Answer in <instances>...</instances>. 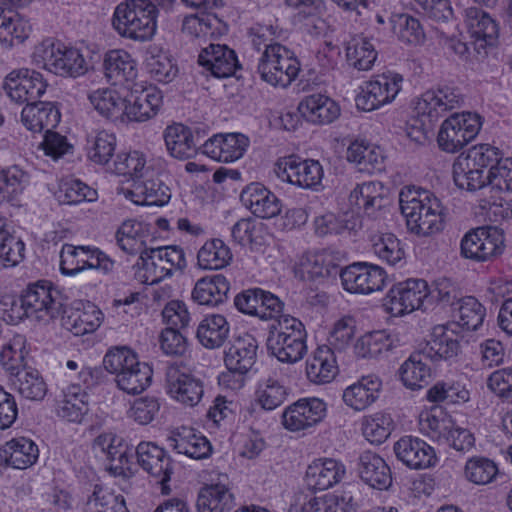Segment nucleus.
Returning a JSON list of instances; mask_svg holds the SVG:
<instances>
[{"instance_id":"obj_64","label":"nucleus","mask_w":512,"mask_h":512,"mask_svg":"<svg viewBox=\"0 0 512 512\" xmlns=\"http://www.w3.org/2000/svg\"><path fill=\"white\" fill-rule=\"evenodd\" d=\"M92 512H129L121 494L96 486L88 500Z\"/></svg>"},{"instance_id":"obj_14","label":"nucleus","mask_w":512,"mask_h":512,"mask_svg":"<svg viewBox=\"0 0 512 512\" xmlns=\"http://www.w3.org/2000/svg\"><path fill=\"white\" fill-rule=\"evenodd\" d=\"M114 263L102 251L91 246L64 244L60 252V269L64 275L74 276L85 269L107 273Z\"/></svg>"},{"instance_id":"obj_27","label":"nucleus","mask_w":512,"mask_h":512,"mask_svg":"<svg viewBox=\"0 0 512 512\" xmlns=\"http://www.w3.org/2000/svg\"><path fill=\"white\" fill-rule=\"evenodd\" d=\"M465 22L472 38L471 45L480 53L492 45L498 36V26L488 13L477 7L465 11Z\"/></svg>"},{"instance_id":"obj_5","label":"nucleus","mask_w":512,"mask_h":512,"mask_svg":"<svg viewBox=\"0 0 512 512\" xmlns=\"http://www.w3.org/2000/svg\"><path fill=\"white\" fill-rule=\"evenodd\" d=\"M62 311L59 292L47 282L31 284L21 297L12 303L11 312L16 320L34 317L37 320L56 318Z\"/></svg>"},{"instance_id":"obj_33","label":"nucleus","mask_w":512,"mask_h":512,"mask_svg":"<svg viewBox=\"0 0 512 512\" xmlns=\"http://www.w3.org/2000/svg\"><path fill=\"white\" fill-rule=\"evenodd\" d=\"M61 114L52 102L36 101L26 105L21 112L23 125L34 133L48 132L60 122Z\"/></svg>"},{"instance_id":"obj_40","label":"nucleus","mask_w":512,"mask_h":512,"mask_svg":"<svg viewBox=\"0 0 512 512\" xmlns=\"http://www.w3.org/2000/svg\"><path fill=\"white\" fill-rule=\"evenodd\" d=\"M87 393L79 384L65 388L57 401V415L73 423H80L88 411Z\"/></svg>"},{"instance_id":"obj_12","label":"nucleus","mask_w":512,"mask_h":512,"mask_svg":"<svg viewBox=\"0 0 512 512\" xmlns=\"http://www.w3.org/2000/svg\"><path fill=\"white\" fill-rule=\"evenodd\" d=\"M137 462L140 467L160 486L162 495L172 491L169 482L174 473V463L170 455L152 442H141L136 448Z\"/></svg>"},{"instance_id":"obj_3","label":"nucleus","mask_w":512,"mask_h":512,"mask_svg":"<svg viewBox=\"0 0 512 512\" xmlns=\"http://www.w3.org/2000/svg\"><path fill=\"white\" fill-rule=\"evenodd\" d=\"M307 332L295 317L284 315L272 322L266 339L267 350L278 361L293 364L307 353Z\"/></svg>"},{"instance_id":"obj_2","label":"nucleus","mask_w":512,"mask_h":512,"mask_svg":"<svg viewBox=\"0 0 512 512\" xmlns=\"http://www.w3.org/2000/svg\"><path fill=\"white\" fill-rule=\"evenodd\" d=\"M158 14L152 0H125L115 7L111 24L120 37L146 42L156 34Z\"/></svg>"},{"instance_id":"obj_31","label":"nucleus","mask_w":512,"mask_h":512,"mask_svg":"<svg viewBox=\"0 0 512 512\" xmlns=\"http://www.w3.org/2000/svg\"><path fill=\"white\" fill-rule=\"evenodd\" d=\"M162 94L156 88L132 93L125 102L124 116L129 121L144 122L157 115L162 105Z\"/></svg>"},{"instance_id":"obj_36","label":"nucleus","mask_w":512,"mask_h":512,"mask_svg":"<svg viewBox=\"0 0 512 512\" xmlns=\"http://www.w3.org/2000/svg\"><path fill=\"white\" fill-rule=\"evenodd\" d=\"M381 386L378 377L364 376L343 391V401L356 411L365 410L378 399Z\"/></svg>"},{"instance_id":"obj_59","label":"nucleus","mask_w":512,"mask_h":512,"mask_svg":"<svg viewBox=\"0 0 512 512\" xmlns=\"http://www.w3.org/2000/svg\"><path fill=\"white\" fill-rule=\"evenodd\" d=\"M459 157H464L466 162H469L472 167L483 172L485 168L489 167L487 175H490L494 168L498 167L499 163L504 160L499 149L489 144L474 146L466 154H461Z\"/></svg>"},{"instance_id":"obj_1","label":"nucleus","mask_w":512,"mask_h":512,"mask_svg":"<svg viewBox=\"0 0 512 512\" xmlns=\"http://www.w3.org/2000/svg\"><path fill=\"white\" fill-rule=\"evenodd\" d=\"M399 204L410 233L418 237H430L443 230V207L432 192L406 187L400 192Z\"/></svg>"},{"instance_id":"obj_55","label":"nucleus","mask_w":512,"mask_h":512,"mask_svg":"<svg viewBox=\"0 0 512 512\" xmlns=\"http://www.w3.org/2000/svg\"><path fill=\"white\" fill-rule=\"evenodd\" d=\"M146 68L153 79L162 83L171 82L178 72L170 55L157 47L147 51Z\"/></svg>"},{"instance_id":"obj_34","label":"nucleus","mask_w":512,"mask_h":512,"mask_svg":"<svg viewBox=\"0 0 512 512\" xmlns=\"http://www.w3.org/2000/svg\"><path fill=\"white\" fill-rule=\"evenodd\" d=\"M257 348V341L250 334L235 338L225 351L224 361L227 369L247 373L255 364Z\"/></svg>"},{"instance_id":"obj_20","label":"nucleus","mask_w":512,"mask_h":512,"mask_svg":"<svg viewBox=\"0 0 512 512\" xmlns=\"http://www.w3.org/2000/svg\"><path fill=\"white\" fill-rule=\"evenodd\" d=\"M31 0H0V43L12 46L16 39L23 42L29 35L31 26L17 11L16 7L28 4Z\"/></svg>"},{"instance_id":"obj_57","label":"nucleus","mask_w":512,"mask_h":512,"mask_svg":"<svg viewBox=\"0 0 512 512\" xmlns=\"http://www.w3.org/2000/svg\"><path fill=\"white\" fill-rule=\"evenodd\" d=\"M302 512H356L352 496L326 494L311 497L302 505Z\"/></svg>"},{"instance_id":"obj_54","label":"nucleus","mask_w":512,"mask_h":512,"mask_svg":"<svg viewBox=\"0 0 512 512\" xmlns=\"http://www.w3.org/2000/svg\"><path fill=\"white\" fill-rule=\"evenodd\" d=\"M453 179L459 188L467 191H476L490 184L489 175L484 176L482 170L472 167L464 157H457L454 162Z\"/></svg>"},{"instance_id":"obj_18","label":"nucleus","mask_w":512,"mask_h":512,"mask_svg":"<svg viewBox=\"0 0 512 512\" xmlns=\"http://www.w3.org/2000/svg\"><path fill=\"white\" fill-rule=\"evenodd\" d=\"M463 103L464 97L457 87L442 86L423 93L416 102L415 111L432 123L446 112L461 107Z\"/></svg>"},{"instance_id":"obj_32","label":"nucleus","mask_w":512,"mask_h":512,"mask_svg":"<svg viewBox=\"0 0 512 512\" xmlns=\"http://www.w3.org/2000/svg\"><path fill=\"white\" fill-rule=\"evenodd\" d=\"M360 478L372 488L385 490L392 484L391 470L385 460L372 451H364L358 458Z\"/></svg>"},{"instance_id":"obj_47","label":"nucleus","mask_w":512,"mask_h":512,"mask_svg":"<svg viewBox=\"0 0 512 512\" xmlns=\"http://www.w3.org/2000/svg\"><path fill=\"white\" fill-rule=\"evenodd\" d=\"M232 260V252L223 240L213 238L206 241L197 253V265L204 270H219Z\"/></svg>"},{"instance_id":"obj_8","label":"nucleus","mask_w":512,"mask_h":512,"mask_svg":"<svg viewBox=\"0 0 512 512\" xmlns=\"http://www.w3.org/2000/svg\"><path fill=\"white\" fill-rule=\"evenodd\" d=\"M137 264L145 270L146 281L151 284L172 276L174 271L182 272L187 266L185 253L179 246L145 248Z\"/></svg>"},{"instance_id":"obj_51","label":"nucleus","mask_w":512,"mask_h":512,"mask_svg":"<svg viewBox=\"0 0 512 512\" xmlns=\"http://www.w3.org/2000/svg\"><path fill=\"white\" fill-rule=\"evenodd\" d=\"M85 149L90 161L105 165L115 153L116 137L105 130L93 131L87 135Z\"/></svg>"},{"instance_id":"obj_38","label":"nucleus","mask_w":512,"mask_h":512,"mask_svg":"<svg viewBox=\"0 0 512 512\" xmlns=\"http://www.w3.org/2000/svg\"><path fill=\"white\" fill-rule=\"evenodd\" d=\"M103 68L106 78L113 84L131 82L137 77L136 62L125 50H110L105 54Z\"/></svg>"},{"instance_id":"obj_6","label":"nucleus","mask_w":512,"mask_h":512,"mask_svg":"<svg viewBox=\"0 0 512 512\" xmlns=\"http://www.w3.org/2000/svg\"><path fill=\"white\" fill-rule=\"evenodd\" d=\"M299 71L298 59L281 44L265 49L257 66L261 79L272 86L287 87L296 79Z\"/></svg>"},{"instance_id":"obj_7","label":"nucleus","mask_w":512,"mask_h":512,"mask_svg":"<svg viewBox=\"0 0 512 512\" xmlns=\"http://www.w3.org/2000/svg\"><path fill=\"white\" fill-rule=\"evenodd\" d=\"M482 126L481 117L476 113H455L445 119L437 136L442 151L456 153L478 135Z\"/></svg>"},{"instance_id":"obj_26","label":"nucleus","mask_w":512,"mask_h":512,"mask_svg":"<svg viewBox=\"0 0 512 512\" xmlns=\"http://www.w3.org/2000/svg\"><path fill=\"white\" fill-rule=\"evenodd\" d=\"M345 474L346 467L341 461L320 458L307 467L305 481L312 490H326L338 484Z\"/></svg>"},{"instance_id":"obj_42","label":"nucleus","mask_w":512,"mask_h":512,"mask_svg":"<svg viewBox=\"0 0 512 512\" xmlns=\"http://www.w3.org/2000/svg\"><path fill=\"white\" fill-rule=\"evenodd\" d=\"M169 446L179 454H184L192 459H205L210 456L212 446L209 440L193 429L183 428L177 435L169 438Z\"/></svg>"},{"instance_id":"obj_60","label":"nucleus","mask_w":512,"mask_h":512,"mask_svg":"<svg viewBox=\"0 0 512 512\" xmlns=\"http://www.w3.org/2000/svg\"><path fill=\"white\" fill-rule=\"evenodd\" d=\"M497 473V465L482 456L470 458L464 468L466 479L477 485L489 484L495 479Z\"/></svg>"},{"instance_id":"obj_63","label":"nucleus","mask_w":512,"mask_h":512,"mask_svg":"<svg viewBox=\"0 0 512 512\" xmlns=\"http://www.w3.org/2000/svg\"><path fill=\"white\" fill-rule=\"evenodd\" d=\"M457 303L458 324L466 330H477L483 323L485 308L472 296L462 298Z\"/></svg>"},{"instance_id":"obj_49","label":"nucleus","mask_w":512,"mask_h":512,"mask_svg":"<svg viewBox=\"0 0 512 512\" xmlns=\"http://www.w3.org/2000/svg\"><path fill=\"white\" fill-rule=\"evenodd\" d=\"M163 136L167 150L172 157L184 160L195 155L190 139L192 137L191 128L179 123L169 125Z\"/></svg>"},{"instance_id":"obj_44","label":"nucleus","mask_w":512,"mask_h":512,"mask_svg":"<svg viewBox=\"0 0 512 512\" xmlns=\"http://www.w3.org/2000/svg\"><path fill=\"white\" fill-rule=\"evenodd\" d=\"M229 334V324L220 314L207 315L198 325L196 336L201 345L208 349L221 347Z\"/></svg>"},{"instance_id":"obj_13","label":"nucleus","mask_w":512,"mask_h":512,"mask_svg":"<svg viewBox=\"0 0 512 512\" xmlns=\"http://www.w3.org/2000/svg\"><path fill=\"white\" fill-rule=\"evenodd\" d=\"M403 77L395 72L375 75L365 83L356 105L364 111H373L391 103L402 88Z\"/></svg>"},{"instance_id":"obj_39","label":"nucleus","mask_w":512,"mask_h":512,"mask_svg":"<svg viewBox=\"0 0 512 512\" xmlns=\"http://www.w3.org/2000/svg\"><path fill=\"white\" fill-rule=\"evenodd\" d=\"M425 354L421 349L413 352L399 368L403 385L411 390L423 388L431 378L429 357Z\"/></svg>"},{"instance_id":"obj_11","label":"nucleus","mask_w":512,"mask_h":512,"mask_svg":"<svg viewBox=\"0 0 512 512\" xmlns=\"http://www.w3.org/2000/svg\"><path fill=\"white\" fill-rule=\"evenodd\" d=\"M274 173L283 182L302 189H315L323 178V168L318 161L295 155L280 158L274 165Z\"/></svg>"},{"instance_id":"obj_25","label":"nucleus","mask_w":512,"mask_h":512,"mask_svg":"<svg viewBox=\"0 0 512 512\" xmlns=\"http://www.w3.org/2000/svg\"><path fill=\"white\" fill-rule=\"evenodd\" d=\"M167 381L171 397L185 406L194 407L203 397V383L192 374L170 367Z\"/></svg>"},{"instance_id":"obj_22","label":"nucleus","mask_w":512,"mask_h":512,"mask_svg":"<svg viewBox=\"0 0 512 512\" xmlns=\"http://www.w3.org/2000/svg\"><path fill=\"white\" fill-rule=\"evenodd\" d=\"M240 201L253 215L262 219L276 217L282 210L279 198L259 182L245 186L240 193Z\"/></svg>"},{"instance_id":"obj_62","label":"nucleus","mask_w":512,"mask_h":512,"mask_svg":"<svg viewBox=\"0 0 512 512\" xmlns=\"http://www.w3.org/2000/svg\"><path fill=\"white\" fill-rule=\"evenodd\" d=\"M141 363L137 355L127 347L111 349L106 353L103 359L105 369L109 373L115 374V378H118L120 373H125Z\"/></svg>"},{"instance_id":"obj_52","label":"nucleus","mask_w":512,"mask_h":512,"mask_svg":"<svg viewBox=\"0 0 512 512\" xmlns=\"http://www.w3.org/2000/svg\"><path fill=\"white\" fill-rule=\"evenodd\" d=\"M148 232L146 224L135 219L125 220L116 231L118 246L128 254H137L143 251L144 237Z\"/></svg>"},{"instance_id":"obj_37","label":"nucleus","mask_w":512,"mask_h":512,"mask_svg":"<svg viewBox=\"0 0 512 512\" xmlns=\"http://www.w3.org/2000/svg\"><path fill=\"white\" fill-rule=\"evenodd\" d=\"M298 110L308 122L320 125L333 122L340 113L338 105L322 94L304 97L299 103Z\"/></svg>"},{"instance_id":"obj_4","label":"nucleus","mask_w":512,"mask_h":512,"mask_svg":"<svg viewBox=\"0 0 512 512\" xmlns=\"http://www.w3.org/2000/svg\"><path fill=\"white\" fill-rule=\"evenodd\" d=\"M32 61L62 77L77 78L88 70L87 62L78 49L66 47L53 39H45L35 47Z\"/></svg>"},{"instance_id":"obj_10","label":"nucleus","mask_w":512,"mask_h":512,"mask_svg":"<svg viewBox=\"0 0 512 512\" xmlns=\"http://www.w3.org/2000/svg\"><path fill=\"white\" fill-rule=\"evenodd\" d=\"M503 243V235L497 228L478 227L463 236L460 242V254L465 259L486 262L502 253Z\"/></svg>"},{"instance_id":"obj_21","label":"nucleus","mask_w":512,"mask_h":512,"mask_svg":"<svg viewBox=\"0 0 512 512\" xmlns=\"http://www.w3.org/2000/svg\"><path fill=\"white\" fill-rule=\"evenodd\" d=\"M198 64L216 78H228L241 67L235 51L225 44H209L198 55Z\"/></svg>"},{"instance_id":"obj_9","label":"nucleus","mask_w":512,"mask_h":512,"mask_svg":"<svg viewBox=\"0 0 512 512\" xmlns=\"http://www.w3.org/2000/svg\"><path fill=\"white\" fill-rule=\"evenodd\" d=\"M430 296L428 284L423 279H408L391 287L384 306L393 316H403L418 309H426Z\"/></svg>"},{"instance_id":"obj_58","label":"nucleus","mask_w":512,"mask_h":512,"mask_svg":"<svg viewBox=\"0 0 512 512\" xmlns=\"http://www.w3.org/2000/svg\"><path fill=\"white\" fill-rule=\"evenodd\" d=\"M389 20L393 33L401 41L408 44H418L424 39V31L418 19L408 14H393Z\"/></svg>"},{"instance_id":"obj_43","label":"nucleus","mask_w":512,"mask_h":512,"mask_svg":"<svg viewBox=\"0 0 512 512\" xmlns=\"http://www.w3.org/2000/svg\"><path fill=\"white\" fill-rule=\"evenodd\" d=\"M10 382L19 395L30 401H42L48 392V385L41 373L32 367L22 369Z\"/></svg>"},{"instance_id":"obj_46","label":"nucleus","mask_w":512,"mask_h":512,"mask_svg":"<svg viewBox=\"0 0 512 512\" xmlns=\"http://www.w3.org/2000/svg\"><path fill=\"white\" fill-rule=\"evenodd\" d=\"M130 193L136 197L132 201L139 205L164 206L171 198V190L160 178L147 179L134 184Z\"/></svg>"},{"instance_id":"obj_29","label":"nucleus","mask_w":512,"mask_h":512,"mask_svg":"<svg viewBox=\"0 0 512 512\" xmlns=\"http://www.w3.org/2000/svg\"><path fill=\"white\" fill-rule=\"evenodd\" d=\"M338 372L335 353L327 345L317 347L306 360L305 373L313 384L330 383Z\"/></svg>"},{"instance_id":"obj_16","label":"nucleus","mask_w":512,"mask_h":512,"mask_svg":"<svg viewBox=\"0 0 512 512\" xmlns=\"http://www.w3.org/2000/svg\"><path fill=\"white\" fill-rule=\"evenodd\" d=\"M340 279L346 291L366 295L384 288L386 273L378 265L357 262L341 270Z\"/></svg>"},{"instance_id":"obj_15","label":"nucleus","mask_w":512,"mask_h":512,"mask_svg":"<svg viewBox=\"0 0 512 512\" xmlns=\"http://www.w3.org/2000/svg\"><path fill=\"white\" fill-rule=\"evenodd\" d=\"M3 88L12 101L28 105L38 101L45 93L47 83L40 72L21 68L11 71L5 77Z\"/></svg>"},{"instance_id":"obj_24","label":"nucleus","mask_w":512,"mask_h":512,"mask_svg":"<svg viewBox=\"0 0 512 512\" xmlns=\"http://www.w3.org/2000/svg\"><path fill=\"white\" fill-rule=\"evenodd\" d=\"M452 325H436L433 327L430 339L421 350L429 357L430 362L450 360L460 352L459 335Z\"/></svg>"},{"instance_id":"obj_35","label":"nucleus","mask_w":512,"mask_h":512,"mask_svg":"<svg viewBox=\"0 0 512 512\" xmlns=\"http://www.w3.org/2000/svg\"><path fill=\"white\" fill-rule=\"evenodd\" d=\"M38 456V447L32 440L25 437L14 438L0 447V466L26 469L37 461Z\"/></svg>"},{"instance_id":"obj_28","label":"nucleus","mask_w":512,"mask_h":512,"mask_svg":"<svg viewBox=\"0 0 512 512\" xmlns=\"http://www.w3.org/2000/svg\"><path fill=\"white\" fill-rule=\"evenodd\" d=\"M103 321L101 310L91 303L82 307H70L63 310L61 324L75 336L95 332Z\"/></svg>"},{"instance_id":"obj_19","label":"nucleus","mask_w":512,"mask_h":512,"mask_svg":"<svg viewBox=\"0 0 512 512\" xmlns=\"http://www.w3.org/2000/svg\"><path fill=\"white\" fill-rule=\"evenodd\" d=\"M327 411L326 403L319 398H302L288 406L282 422L290 431H301L320 423Z\"/></svg>"},{"instance_id":"obj_23","label":"nucleus","mask_w":512,"mask_h":512,"mask_svg":"<svg viewBox=\"0 0 512 512\" xmlns=\"http://www.w3.org/2000/svg\"><path fill=\"white\" fill-rule=\"evenodd\" d=\"M394 452L399 461L410 469H425L433 466L436 461L434 449L424 440L404 436L394 444Z\"/></svg>"},{"instance_id":"obj_61","label":"nucleus","mask_w":512,"mask_h":512,"mask_svg":"<svg viewBox=\"0 0 512 512\" xmlns=\"http://www.w3.org/2000/svg\"><path fill=\"white\" fill-rule=\"evenodd\" d=\"M373 253L390 266L404 263V250L393 234L380 235L372 245Z\"/></svg>"},{"instance_id":"obj_45","label":"nucleus","mask_w":512,"mask_h":512,"mask_svg":"<svg viewBox=\"0 0 512 512\" xmlns=\"http://www.w3.org/2000/svg\"><path fill=\"white\" fill-rule=\"evenodd\" d=\"M198 512H230L234 506V496L222 484L202 488L197 498Z\"/></svg>"},{"instance_id":"obj_48","label":"nucleus","mask_w":512,"mask_h":512,"mask_svg":"<svg viewBox=\"0 0 512 512\" xmlns=\"http://www.w3.org/2000/svg\"><path fill=\"white\" fill-rule=\"evenodd\" d=\"M381 151L363 141L352 142L347 149V160L355 163L359 171L373 174L381 171L383 166Z\"/></svg>"},{"instance_id":"obj_50","label":"nucleus","mask_w":512,"mask_h":512,"mask_svg":"<svg viewBox=\"0 0 512 512\" xmlns=\"http://www.w3.org/2000/svg\"><path fill=\"white\" fill-rule=\"evenodd\" d=\"M88 99L94 109L103 117L117 120L124 116L126 99L113 89H97L88 95Z\"/></svg>"},{"instance_id":"obj_56","label":"nucleus","mask_w":512,"mask_h":512,"mask_svg":"<svg viewBox=\"0 0 512 512\" xmlns=\"http://www.w3.org/2000/svg\"><path fill=\"white\" fill-rule=\"evenodd\" d=\"M153 370L147 363H141L125 373H120L115 378L117 387L131 395L142 393L147 389L152 380Z\"/></svg>"},{"instance_id":"obj_30","label":"nucleus","mask_w":512,"mask_h":512,"mask_svg":"<svg viewBox=\"0 0 512 512\" xmlns=\"http://www.w3.org/2000/svg\"><path fill=\"white\" fill-rule=\"evenodd\" d=\"M342 256L339 252L322 251L305 256L300 263L303 278L315 280L324 277L340 276Z\"/></svg>"},{"instance_id":"obj_17","label":"nucleus","mask_w":512,"mask_h":512,"mask_svg":"<svg viewBox=\"0 0 512 512\" xmlns=\"http://www.w3.org/2000/svg\"><path fill=\"white\" fill-rule=\"evenodd\" d=\"M348 201L351 206V216L349 219H343V222H345L346 229L354 230L361 225L359 218L361 212L368 216H374L385 206L383 186L372 181L357 184L350 192Z\"/></svg>"},{"instance_id":"obj_41","label":"nucleus","mask_w":512,"mask_h":512,"mask_svg":"<svg viewBox=\"0 0 512 512\" xmlns=\"http://www.w3.org/2000/svg\"><path fill=\"white\" fill-rule=\"evenodd\" d=\"M230 290L229 282L225 276L217 274L199 279L192 291V299L207 306H217L227 299Z\"/></svg>"},{"instance_id":"obj_53","label":"nucleus","mask_w":512,"mask_h":512,"mask_svg":"<svg viewBox=\"0 0 512 512\" xmlns=\"http://www.w3.org/2000/svg\"><path fill=\"white\" fill-rule=\"evenodd\" d=\"M376 58L375 47L366 38L353 37L347 42L346 60L353 68L368 71L374 65Z\"/></svg>"}]
</instances>
